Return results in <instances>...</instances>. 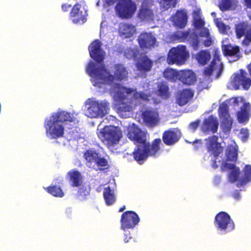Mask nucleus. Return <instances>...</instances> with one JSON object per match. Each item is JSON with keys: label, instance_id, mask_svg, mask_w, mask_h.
Here are the masks:
<instances>
[{"label": "nucleus", "instance_id": "3", "mask_svg": "<svg viewBox=\"0 0 251 251\" xmlns=\"http://www.w3.org/2000/svg\"><path fill=\"white\" fill-rule=\"evenodd\" d=\"M74 121V117L69 112L62 111L52 114L50 119L45 121L44 127L47 137L51 139H57L64 135V124Z\"/></svg>", "mask_w": 251, "mask_h": 251}, {"label": "nucleus", "instance_id": "50", "mask_svg": "<svg viewBox=\"0 0 251 251\" xmlns=\"http://www.w3.org/2000/svg\"><path fill=\"white\" fill-rule=\"evenodd\" d=\"M237 167H236L234 164H230L227 162H225L222 164V170L223 171L225 170H233Z\"/></svg>", "mask_w": 251, "mask_h": 251}, {"label": "nucleus", "instance_id": "61", "mask_svg": "<svg viewBox=\"0 0 251 251\" xmlns=\"http://www.w3.org/2000/svg\"><path fill=\"white\" fill-rule=\"evenodd\" d=\"M194 14L195 15H196V16H198V17H199L200 16V13H199V11H194Z\"/></svg>", "mask_w": 251, "mask_h": 251}, {"label": "nucleus", "instance_id": "30", "mask_svg": "<svg viewBox=\"0 0 251 251\" xmlns=\"http://www.w3.org/2000/svg\"><path fill=\"white\" fill-rule=\"evenodd\" d=\"M195 58L199 64L203 66L210 60L211 54L207 50H201L196 54Z\"/></svg>", "mask_w": 251, "mask_h": 251}, {"label": "nucleus", "instance_id": "12", "mask_svg": "<svg viewBox=\"0 0 251 251\" xmlns=\"http://www.w3.org/2000/svg\"><path fill=\"white\" fill-rule=\"evenodd\" d=\"M218 137L216 135H212L206 138L205 146L207 151L213 155L217 159L219 155L223 151V147L221 143L218 142Z\"/></svg>", "mask_w": 251, "mask_h": 251}, {"label": "nucleus", "instance_id": "36", "mask_svg": "<svg viewBox=\"0 0 251 251\" xmlns=\"http://www.w3.org/2000/svg\"><path fill=\"white\" fill-rule=\"evenodd\" d=\"M90 187L82 185L80 187L76 194V198L80 201L87 200L90 193Z\"/></svg>", "mask_w": 251, "mask_h": 251}, {"label": "nucleus", "instance_id": "48", "mask_svg": "<svg viewBox=\"0 0 251 251\" xmlns=\"http://www.w3.org/2000/svg\"><path fill=\"white\" fill-rule=\"evenodd\" d=\"M231 99L233 100V102L234 106H239L240 103L243 104L244 102H246L243 97H233Z\"/></svg>", "mask_w": 251, "mask_h": 251}, {"label": "nucleus", "instance_id": "34", "mask_svg": "<svg viewBox=\"0 0 251 251\" xmlns=\"http://www.w3.org/2000/svg\"><path fill=\"white\" fill-rule=\"evenodd\" d=\"M249 28V25L247 23L241 22L237 24L235 26V32L237 38L240 39L245 36Z\"/></svg>", "mask_w": 251, "mask_h": 251}, {"label": "nucleus", "instance_id": "63", "mask_svg": "<svg viewBox=\"0 0 251 251\" xmlns=\"http://www.w3.org/2000/svg\"><path fill=\"white\" fill-rule=\"evenodd\" d=\"M99 3H100V0H99V1L97 2V6H99V5H100V4H99Z\"/></svg>", "mask_w": 251, "mask_h": 251}, {"label": "nucleus", "instance_id": "44", "mask_svg": "<svg viewBox=\"0 0 251 251\" xmlns=\"http://www.w3.org/2000/svg\"><path fill=\"white\" fill-rule=\"evenodd\" d=\"M215 24L220 31L225 33L227 30V26L222 21H219L218 19L215 20Z\"/></svg>", "mask_w": 251, "mask_h": 251}, {"label": "nucleus", "instance_id": "39", "mask_svg": "<svg viewBox=\"0 0 251 251\" xmlns=\"http://www.w3.org/2000/svg\"><path fill=\"white\" fill-rule=\"evenodd\" d=\"M169 87L167 85L161 83L158 88V95L162 98L167 99L169 97Z\"/></svg>", "mask_w": 251, "mask_h": 251}, {"label": "nucleus", "instance_id": "57", "mask_svg": "<svg viewBox=\"0 0 251 251\" xmlns=\"http://www.w3.org/2000/svg\"><path fill=\"white\" fill-rule=\"evenodd\" d=\"M233 197L236 200H239L240 198V193L238 191L235 192L233 194Z\"/></svg>", "mask_w": 251, "mask_h": 251}, {"label": "nucleus", "instance_id": "42", "mask_svg": "<svg viewBox=\"0 0 251 251\" xmlns=\"http://www.w3.org/2000/svg\"><path fill=\"white\" fill-rule=\"evenodd\" d=\"M240 174V169L238 167L230 171L228 174V179L231 182H236Z\"/></svg>", "mask_w": 251, "mask_h": 251}, {"label": "nucleus", "instance_id": "17", "mask_svg": "<svg viewBox=\"0 0 251 251\" xmlns=\"http://www.w3.org/2000/svg\"><path fill=\"white\" fill-rule=\"evenodd\" d=\"M218 113L223 131H229L231 128L232 121L228 112V105L224 103L221 104L218 109Z\"/></svg>", "mask_w": 251, "mask_h": 251}, {"label": "nucleus", "instance_id": "60", "mask_svg": "<svg viewBox=\"0 0 251 251\" xmlns=\"http://www.w3.org/2000/svg\"><path fill=\"white\" fill-rule=\"evenodd\" d=\"M125 209H126V206H125V205H123L122 207H121V208L119 209V212H123V211H124Z\"/></svg>", "mask_w": 251, "mask_h": 251}, {"label": "nucleus", "instance_id": "43", "mask_svg": "<svg viewBox=\"0 0 251 251\" xmlns=\"http://www.w3.org/2000/svg\"><path fill=\"white\" fill-rule=\"evenodd\" d=\"M217 68L218 67L210 63V65L204 69L203 74L205 76H210L212 74L214 70Z\"/></svg>", "mask_w": 251, "mask_h": 251}, {"label": "nucleus", "instance_id": "4", "mask_svg": "<svg viewBox=\"0 0 251 251\" xmlns=\"http://www.w3.org/2000/svg\"><path fill=\"white\" fill-rule=\"evenodd\" d=\"M161 143V139L156 138L153 140L151 144L150 143H147L137 145L132 152L133 158L139 164L143 163L148 157L156 155L160 149Z\"/></svg>", "mask_w": 251, "mask_h": 251}, {"label": "nucleus", "instance_id": "41", "mask_svg": "<svg viewBox=\"0 0 251 251\" xmlns=\"http://www.w3.org/2000/svg\"><path fill=\"white\" fill-rule=\"evenodd\" d=\"M235 0H221L219 5L220 9L222 11H226L230 9Z\"/></svg>", "mask_w": 251, "mask_h": 251}, {"label": "nucleus", "instance_id": "64", "mask_svg": "<svg viewBox=\"0 0 251 251\" xmlns=\"http://www.w3.org/2000/svg\"><path fill=\"white\" fill-rule=\"evenodd\" d=\"M94 86H97L98 84H97V82H95L93 84Z\"/></svg>", "mask_w": 251, "mask_h": 251}, {"label": "nucleus", "instance_id": "56", "mask_svg": "<svg viewBox=\"0 0 251 251\" xmlns=\"http://www.w3.org/2000/svg\"><path fill=\"white\" fill-rule=\"evenodd\" d=\"M131 239V237L129 233L125 234L124 241L125 243H127Z\"/></svg>", "mask_w": 251, "mask_h": 251}, {"label": "nucleus", "instance_id": "37", "mask_svg": "<svg viewBox=\"0 0 251 251\" xmlns=\"http://www.w3.org/2000/svg\"><path fill=\"white\" fill-rule=\"evenodd\" d=\"M45 190L49 194L55 197L62 198L64 196L63 191L59 186L51 185L45 188Z\"/></svg>", "mask_w": 251, "mask_h": 251}, {"label": "nucleus", "instance_id": "16", "mask_svg": "<svg viewBox=\"0 0 251 251\" xmlns=\"http://www.w3.org/2000/svg\"><path fill=\"white\" fill-rule=\"evenodd\" d=\"M127 137L136 145L150 143L147 141L146 134L135 124L128 127Z\"/></svg>", "mask_w": 251, "mask_h": 251}, {"label": "nucleus", "instance_id": "33", "mask_svg": "<svg viewBox=\"0 0 251 251\" xmlns=\"http://www.w3.org/2000/svg\"><path fill=\"white\" fill-rule=\"evenodd\" d=\"M226 155V161L235 162L238 158V149L232 145L227 146Z\"/></svg>", "mask_w": 251, "mask_h": 251}, {"label": "nucleus", "instance_id": "25", "mask_svg": "<svg viewBox=\"0 0 251 251\" xmlns=\"http://www.w3.org/2000/svg\"><path fill=\"white\" fill-rule=\"evenodd\" d=\"M222 50L225 56L233 57L234 61L239 60L241 57L239 46H232L230 44L224 45L222 47Z\"/></svg>", "mask_w": 251, "mask_h": 251}, {"label": "nucleus", "instance_id": "9", "mask_svg": "<svg viewBox=\"0 0 251 251\" xmlns=\"http://www.w3.org/2000/svg\"><path fill=\"white\" fill-rule=\"evenodd\" d=\"M214 224L217 228L225 233L230 232L234 229L235 225L228 214L224 211L218 213L215 216Z\"/></svg>", "mask_w": 251, "mask_h": 251}, {"label": "nucleus", "instance_id": "6", "mask_svg": "<svg viewBox=\"0 0 251 251\" xmlns=\"http://www.w3.org/2000/svg\"><path fill=\"white\" fill-rule=\"evenodd\" d=\"M83 157L89 167L95 164L98 167V170L100 171H104L109 167L107 160L103 157H101L99 152L94 149L90 148L87 150L83 153Z\"/></svg>", "mask_w": 251, "mask_h": 251}, {"label": "nucleus", "instance_id": "52", "mask_svg": "<svg viewBox=\"0 0 251 251\" xmlns=\"http://www.w3.org/2000/svg\"><path fill=\"white\" fill-rule=\"evenodd\" d=\"M200 36L202 37H209L210 36L209 29L206 27H204L200 32Z\"/></svg>", "mask_w": 251, "mask_h": 251}, {"label": "nucleus", "instance_id": "10", "mask_svg": "<svg viewBox=\"0 0 251 251\" xmlns=\"http://www.w3.org/2000/svg\"><path fill=\"white\" fill-rule=\"evenodd\" d=\"M115 7V11L122 18H129L136 10L135 4L131 0H119Z\"/></svg>", "mask_w": 251, "mask_h": 251}, {"label": "nucleus", "instance_id": "59", "mask_svg": "<svg viewBox=\"0 0 251 251\" xmlns=\"http://www.w3.org/2000/svg\"><path fill=\"white\" fill-rule=\"evenodd\" d=\"M247 7L251 8V0H244Z\"/></svg>", "mask_w": 251, "mask_h": 251}, {"label": "nucleus", "instance_id": "19", "mask_svg": "<svg viewBox=\"0 0 251 251\" xmlns=\"http://www.w3.org/2000/svg\"><path fill=\"white\" fill-rule=\"evenodd\" d=\"M81 5L76 3L72 7L70 13V17L74 24H83L86 21V18L85 15L83 14L82 11L80 9Z\"/></svg>", "mask_w": 251, "mask_h": 251}, {"label": "nucleus", "instance_id": "1", "mask_svg": "<svg viewBox=\"0 0 251 251\" xmlns=\"http://www.w3.org/2000/svg\"><path fill=\"white\" fill-rule=\"evenodd\" d=\"M151 97L150 92H138L137 89L126 87H119L114 95L115 105L121 112L132 111L136 103L135 100L148 101Z\"/></svg>", "mask_w": 251, "mask_h": 251}, {"label": "nucleus", "instance_id": "29", "mask_svg": "<svg viewBox=\"0 0 251 251\" xmlns=\"http://www.w3.org/2000/svg\"><path fill=\"white\" fill-rule=\"evenodd\" d=\"M243 176L237 183V186L240 187L251 181V165H246L243 169Z\"/></svg>", "mask_w": 251, "mask_h": 251}, {"label": "nucleus", "instance_id": "40", "mask_svg": "<svg viewBox=\"0 0 251 251\" xmlns=\"http://www.w3.org/2000/svg\"><path fill=\"white\" fill-rule=\"evenodd\" d=\"M188 41L190 42L191 46L194 50H198L200 43L199 37L196 32H192L191 37Z\"/></svg>", "mask_w": 251, "mask_h": 251}, {"label": "nucleus", "instance_id": "15", "mask_svg": "<svg viewBox=\"0 0 251 251\" xmlns=\"http://www.w3.org/2000/svg\"><path fill=\"white\" fill-rule=\"evenodd\" d=\"M101 42L99 40H95L88 47L90 56L97 63H101L105 57V52L101 49Z\"/></svg>", "mask_w": 251, "mask_h": 251}, {"label": "nucleus", "instance_id": "2", "mask_svg": "<svg viewBox=\"0 0 251 251\" xmlns=\"http://www.w3.org/2000/svg\"><path fill=\"white\" fill-rule=\"evenodd\" d=\"M114 75L110 74L103 64L96 67L93 62H89L86 71L91 76L96 80L101 81L102 83L112 84L114 80L122 81L126 79L128 72L126 68L122 64H116L114 65Z\"/></svg>", "mask_w": 251, "mask_h": 251}, {"label": "nucleus", "instance_id": "55", "mask_svg": "<svg viewBox=\"0 0 251 251\" xmlns=\"http://www.w3.org/2000/svg\"><path fill=\"white\" fill-rule=\"evenodd\" d=\"M72 7L71 4H69L68 3L63 4L61 6L62 10L64 12H67L69 11V9Z\"/></svg>", "mask_w": 251, "mask_h": 251}, {"label": "nucleus", "instance_id": "18", "mask_svg": "<svg viewBox=\"0 0 251 251\" xmlns=\"http://www.w3.org/2000/svg\"><path fill=\"white\" fill-rule=\"evenodd\" d=\"M218 126L219 122L217 118L211 115L203 120L201 129L204 133L211 132L215 133L217 132Z\"/></svg>", "mask_w": 251, "mask_h": 251}, {"label": "nucleus", "instance_id": "13", "mask_svg": "<svg viewBox=\"0 0 251 251\" xmlns=\"http://www.w3.org/2000/svg\"><path fill=\"white\" fill-rule=\"evenodd\" d=\"M141 118L145 125L149 127H154L160 121L157 110L153 108H147L142 112Z\"/></svg>", "mask_w": 251, "mask_h": 251}, {"label": "nucleus", "instance_id": "28", "mask_svg": "<svg viewBox=\"0 0 251 251\" xmlns=\"http://www.w3.org/2000/svg\"><path fill=\"white\" fill-rule=\"evenodd\" d=\"M119 34L126 38H130L135 32L134 26L128 24H121L119 28Z\"/></svg>", "mask_w": 251, "mask_h": 251}, {"label": "nucleus", "instance_id": "20", "mask_svg": "<svg viewBox=\"0 0 251 251\" xmlns=\"http://www.w3.org/2000/svg\"><path fill=\"white\" fill-rule=\"evenodd\" d=\"M194 96V92L189 89H184L177 91L176 96V102L180 106L187 104Z\"/></svg>", "mask_w": 251, "mask_h": 251}, {"label": "nucleus", "instance_id": "49", "mask_svg": "<svg viewBox=\"0 0 251 251\" xmlns=\"http://www.w3.org/2000/svg\"><path fill=\"white\" fill-rule=\"evenodd\" d=\"M194 24L197 29H200L204 26L205 23L201 18H199L195 19Z\"/></svg>", "mask_w": 251, "mask_h": 251}, {"label": "nucleus", "instance_id": "62", "mask_svg": "<svg viewBox=\"0 0 251 251\" xmlns=\"http://www.w3.org/2000/svg\"><path fill=\"white\" fill-rule=\"evenodd\" d=\"M198 141H199V140H195L194 142H193V143H192L194 144H195V143H196L198 142Z\"/></svg>", "mask_w": 251, "mask_h": 251}, {"label": "nucleus", "instance_id": "31", "mask_svg": "<svg viewBox=\"0 0 251 251\" xmlns=\"http://www.w3.org/2000/svg\"><path fill=\"white\" fill-rule=\"evenodd\" d=\"M103 195L107 205H111L115 202L116 197L113 190L110 186L104 188Z\"/></svg>", "mask_w": 251, "mask_h": 251}, {"label": "nucleus", "instance_id": "38", "mask_svg": "<svg viewBox=\"0 0 251 251\" xmlns=\"http://www.w3.org/2000/svg\"><path fill=\"white\" fill-rule=\"evenodd\" d=\"M211 63L218 67L219 73L217 75V77H218L223 71V65L221 62H220V51L218 50H216L214 51L213 59L211 62Z\"/></svg>", "mask_w": 251, "mask_h": 251}, {"label": "nucleus", "instance_id": "24", "mask_svg": "<svg viewBox=\"0 0 251 251\" xmlns=\"http://www.w3.org/2000/svg\"><path fill=\"white\" fill-rule=\"evenodd\" d=\"M178 79L183 84L188 85L193 84L196 81L195 74L190 70L179 71Z\"/></svg>", "mask_w": 251, "mask_h": 251}, {"label": "nucleus", "instance_id": "26", "mask_svg": "<svg viewBox=\"0 0 251 251\" xmlns=\"http://www.w3.org/2000/svg\"><path fill=\"white\" fill-rule=\"evenodd\" d=\"M188 16L183 10H177L173 19L174 25L179 28H183L187 24Z\"/></svg>", "mask_w": 251, "mask_h": 251}, {"label": "nucleus", "instance_id": "5", "mask_svg": "<svg viewBox=\"0 0 251 251\" xmlns=\"http://www.w3.org/2000/svg\"><path fill=\"white\" fill-rule=\"evenodd\" d=\"M97 135L101 142L108 148L117 144L123 135L121 129L118 126H107L97 132Z\"/></svg>", "mask_w": 251, "mask_h": 251}, {"label": "nucleus", "instance_id": "8", "mask_svg": "<svg viewBox=\"0 0 251 251\" xmlns=\"http://www.w3.org/2000/svg\"><path fill=\"white\" fill-rule=\"evenodd\" d=\"M89 106L87 109V115L90 118H102L107 113L109 109V103L103 100L99 101L89 100Z\"/></svg>", "mask_w": 251, "mask_h": 251}, {"label": "nucleus", "instance_id": "11", "mask_svg": "<svg viewBox=\"0 0 251 251\" xmlns=\"http://www.w3.org/2000/svg\"><path fill=\"white\" fill-rule=\"evenodd\" d=\"M139 221L140 218L136 212L133 211H126L122 214L121 217V228L124 230L133 228Z\"/></svg>", "mask_w": 251, "mask_h": 251}, {"label": "nucleus", "instance_id": "35", "mask_svg": "<svg viewBox=\"0 0 251 251\" xmlns=\"http://www.w3.org/2000/svg\"><path fill=\"white\" fill-rule=\"evenodd\" d=\"M178 72L172 68H167L163 72V76L172 82H175L178 79Z\"/></svg>", "mask_w": 251, "mask_h": 251}, {"label": "nucleus", "instance_id": "58", "mask_svg": "<svg viewBox=\"0 0 251 251\" xmlns=\"http://www.w3.org/2000/svg\"><path fill=\"white\" fill-rule=\"evenodd\" d=\"M216 159H217L215 158V159L212 161V166L214 169L217 168L218 167V165L217 164Z\"/></svg>", "mask_w": 251, "mask_h": 251}, {"label": "nucleus", "instance_id": "7", "mask_svg": "<svg viewBox=\"0 0 251 251\" xmlns=\"http://www.w3.org/2000/svg\"><path fill=\"white\" fill-rule=\"evenodd\" d=\"M189 57V52L185 45H179L172 48L168 54L167 62L169 64L182 65Z\"/></svg>", "mask_w": 251, "mask_h": 251}, {"label": "nucleus", "instance_id": "51", "mask_svg": "<svg viewBox=\"0 0 251 251\" xmlns=\"http://www.w3.org/2000/svg\"><path fill=\"white\" fill-rule=\"evenodd\" d=\"M200 123V121L199 120L191 122L189 124V128L193 131H195L198 127Z\"/></svg>", "mask_w": 251, "mask_h": 251}, {"label": "nucleus", "instance_id": "23", "mask_svg": "<svg viewBox=\"0 0 251 251\" xmlns=\"http://www.w3.org/2000/svg\"><path fill=\"white\" fill-rule=\"evenodd\" d=\"M251 106L249 102H244L237 113V120L240 123H244L248 121L251 115Z\"/></svg>", "mask_w": 251, "mask_h": 251}, {"label": "nucleus", "instance_id": "45", "mask_svg": "<svg viewBox=\"0 0 251 251\" xmlns=\"http://www.w3.org/2000/svg\"><path fill=\"white\" fill-rule=\"evenodd\" d=\"M251 42V28L248 29L246 32L245 38L242 41V44L245 46H248Z\"/></svg>", "mask_w": 251, "mask_h": 251}, {"label": "nucleus", "instance_id": "46", "mask_svg": "<svg viewBox=\"0 0 251 251\" xmlns=\"http://www.w3.org/2000/svg\"><path fill=\"white\" fill-rule=\"evenodd\" d=\"M174 0H160V4L164 9L167 10L171 7Z\"/></svg>", "mask_w": 251, "mask_h": 251}, {"label": "nucleus", "instance_id": "47", "mask_svg": "<svg viewBox=\"0 0 251 251\" xmlns=\"http://www.w3.org/2000/svg\"><path fill=\"white\" fill-rule=\"evenodd\" d=\"M240 134H241V139L243 142H245L248 139L249 132L246 128H242L240 130Z\"/></svg>", "mask_w": 251, "mask_h": 251}, {"label": "nucleus", "instance_id": "54", "mask_svg": "<svg viewBox=\"0 0 251 251\" xmlns=\"http://www.w3.org/2000/svg\"><path fill=\"white\" fill-rule=\"evenodd\" d=\"M118 0H104V5L110 6L115 4Z\"/></svg>", "mask_w": 251, "mask_h": 251}, {"label": "nucleus", "instance_id": "14", "mask_svg": "<svg viewBox=\"0 0 251 251\" xmlns=\"http://www.w3.org/2000/svg\"><path fill=\"white\" fill-rule=\"evenodd\" d=\"M137 41L142 50H151L157 46L156 39L151 33L144 32L140 33Z\"/></svg>", "mask_w": 251, "mask_h": 251}, {"label": "nucleus", "instance_id": "21", "mask_svg": "<svg viewBox=\"0 0 251 251\" xmlns=\"http://www.w3.org/2000/svg\"><path fill=\"white\" fill-rule=\"evenodd\" d=\"M153 66V61L147 55L140 57L136 63L137 70L143 73L150 72Z\"/></svg>", "mask_w": 251, "mask_h": 251}, {"label": "nucleus", "instance_id": "22", "mask_svg": "<svg viewBox=\"0 0 251 251\" xmlns=\"http://www.w3.org/2000/svg\"><path fill=\"white\" fill-rule=\"evenodd\" d=\"M180 138L179 133L174 129H170L165 131L162 135V140L167 146H172L177 143Z\"/></svg>", "mask_w": 251, "mask_h": 251}, {"label": "nucleus", "instance_id": "53", "mask_svg": "<svg viewBox=\"0 0 251 251\" xmlns=\"http://www.w3.org/2000/svg\"><path fill=\"white\" fill-rule=\"evenodd\" d=\"M206 39L203 41V45L205 47H210L213 44V40L211 36H209V37H206Z\"/></svg>", "mask_w": 251, "mask_h": 251}, {"label": "nucleus", "instance_id": "27", "mask_svg": "<svg viewBox=\"0 0 251 251\" xmlns=\"http://www.w3.org/2000/svg\"><path fill=\"white\" fill-rule=\"evenodd\" d=\"M69 181L71 182V186L74 187L80 186L82 181L81 173L75 169L71 170L68 173Z\"/></svg>", "mask_w": 251, "mask_h": 251}, {"label": "nucleus", "instance_id": "32", "mask_svg": "<svg viewBox=\"0 0 251 251\" xmlns=\"http://www.w3.org/2000/svg\"><path fill=\"white\" fill-rule=\"evenodd\" d=\"M192 32L189 29L187 31H176L172 35V37L174 40H176L180 42L188 41L191 37Z\"/></svg>", "mask_w": 251, "mask_h": 251}]
</instances>
